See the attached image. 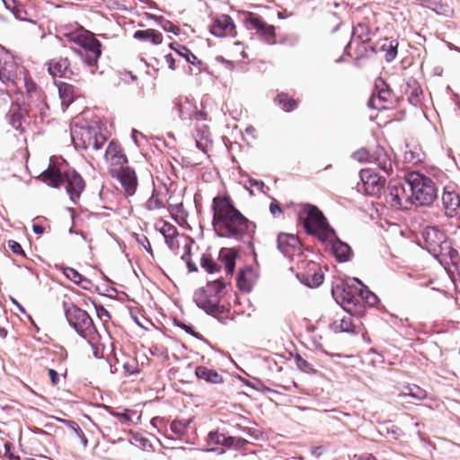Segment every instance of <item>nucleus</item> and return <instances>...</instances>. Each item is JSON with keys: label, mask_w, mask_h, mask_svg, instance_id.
Listing matches in <instances>:
<instances>
[{"label": "nucleus", "mask_w": 460, "mask_h": 460, "mask_svg": "<svg viewBox=\"0 0 460 460\" xmlns=\"http://www.w3.org/2000/svg\"><path fill=\"white\" fill-rule=\"evenodd\" d=\"M213 226L220 237L241 240L254 232L255 225L236 209L229 197L213 199Z\"/></svg>", "instance_id": "f257e3e1"}, {"label": "nucleus", "mask_w": 460, "mask_h": 460, "mask_svg": "<svg viewBox=\"0 0 460 460\" xmlns=\"http://www.w3.org/2000/svg\"><path fill=\"white\" fill-rule=\"evenodd\" d=\"M65 315L70 326L88 343L94 347L99 341V333L90 315L74 304H64Z\"/></svg>", "instance_id": "f03ea898"}, {"label": "nucleus", "mask_w": 460, "mask_h": 460, "mask_svg": "<svg viewBox=\"0 0 460 460\" xmlns=\"http://www.w3.org/2000/svg\"><path fill=\"white\" fill-rule=\"evenodd\" d=\"M299 217L306 232L316 235L320 241L327 242L335 237L334 230L330 227L323 214L315 206H305Z\"/></svg>", "instance_id": "7ed1b4c3"}, {"label": "nucleus", "mask_w": 460, "mask_h": 460, "mask_svg": "<svg viewBox=\"0 0 460 460\" xmlns=\"http://www.w3.org/2000/svg\"><path fill=\"white\" fill-rule=\"evenodd\" d=\"M411 191V202L417 206H429L437 198V190L432 180L419 172H411L407 178Z\"/></svg>", "instance_id": "20e7f679"}, {"label": "nucleus", "mask_w": 460, "mask_h": 460, "mask_svg": "<svg viewBox=\"0 0 460 460\" xmlns=\"http://www.w3.org/2000/svg\"><path fill=\"white\" fill-rule=\"evenodd\" d=\"M71 138L76 147L99 150L106 142V137L97 125L75 126L71 129Z\"/></svg>", "instance_id": "39448f33"}, {"label": "nucleus", "mask_w": 460, "mask_h": 460, "mask_svg": "<svg viewBox=\"0 0 460 460\" xmlns=\"http://www.w3.org/2000/svg\"><path fill=\"white\" fill-rule=\"evenodd\" d=\"M427 250L436 258L452 257L454 251L444 232L437 227H427L423 233Z\"/></svg>", "instance_id": "423d86ee"}, {"label": "nucleus", "mask_w": 460, "mask_h": 460, "mask_svg": "<svg viewBox=\"0 0 460 460\" xmlns=\"http://www.w3.org/2000/svg\"><path fill=\"white\" fill-rule=\"evenodd\" d=\"M71 40L82 49L78 51L88 66H94L101 57V43L89 32H80L74 35Z\"/></svg>", "instance_id": "0eeeda50"}, {"label": "nucleus", "mask_w": 460, "mask_h": 460, "mask_svg": "<svg viewBox=\"0 0 460 460\" xmlns=\"http://www.w3.org/2000/svg\"><path fill=\"white\" fill-rule=\"evenodd\" d=\"M109 173L119 181L126 197H131L136 193L138 181L134 169L128 166H124L119 170L116 168L109 169Z\"/></svg>", "instance_id": "6e6552de"}, {"label": "nucleus", "mask_w": 460, "mask_h": 460, "mask_svg": "<svg viewBox=\"0 0 460 460\" xmlns=\"http://www.w3.org/2000/svg\"><path fill=\"white\" fill-rule=\"evenodd\" d=\"M375 88L376 93H373L368 101V106L376 110L388 109L393 101V94L388 85L382 78H377L375 82Z\"/></svg>", "instance_id": "1a4fd4ad"}, {"label": "nucleus", "mask_w": 460, "mask_h": 460, "mask_svg": "<svg viewBox=\"0 0 460 460\" xmlns=\"http://www.w3.org/2000/svg\"><path fill=\"white\" fill-rule=\"evenodd\" d=\"M244 22L249 29L256 30L260 37L266 42L274 43L275 28L266 23L259 15L248 13L244 18Z\"/></svg>", "instance_id": "9d476101"}, {"label": "nucleus", "mask_w": 460, "mask_h": 460, "mask_svg": "<svg viewBox=\"0 0 460 460\" xmlns=\"http://www.w3.org/2000/svg\"><path fill=\"white\" fill-rule=\"evenodd\" d=\"M386 202L396 209H407L411 202V195L406 193L405 188L401 183L389 184Z\"/></svg>", "instance_id": "9b49d317"}, {"label": "nucleus", "mask_w": 460, "mask_h": 460, "mask_svg": "<svg viewBox=\"0 0 460 460\" xmlns=\"http://www.w3.org/2000/svg\"><path fill=\"white\" fill-rule=\"evenodd\" d=\"M360 179L363 183L364 191L369 196H376L383 190L385 180L375 172L372 169H362Z\"/></svg>", "instance_id": "f8f14e48"}, {"label": "nucleus", "mask_w": 460, "mask_h": 460, "mask_svg": "<svg viewBox=\"0 0 460 460\" xmlns=\"http://www.w3.org/2000/svg\"><path fill=\"white\" fill-rule=\"evenodd\" d=\"M18 66L8 52L0 51V80L4 84H14L18 79Z\"/></svg>", "instance_id": "ddd939ff"}, {"label": "nucleus", "mask_w": 460, "mask_h": 460, "mask_svg": "<svg viewBox=\"0 0 460 460\" xmlns=\"http://www.w3.org/2000/svg\"><path fill=\"white\" fill-rule=\"evenodd\" d=\"M104 158L110 165V169L117 170L125 166L128 158L123 153L121 146L115 141H111L106 148Z\"/></svg>", "instance_id": "4468645a"}, {"label": "nucleus", "mask_w": 460, "mask_h": 460, "mask_svg": "<svg viewBox=\"0 0 460 460\" xmlns=\"http://www.w3.org/2000/svg\"><path fill=\"white\" fill-rule=\"evenodd\" d=\"M278 248L286 257L292 258L301 252V243L297 236L291 234H279L278 236Z\"/></svg>", "instance_id": "2eb2a0df"}, {"label": "nucleus", "mask_w": 460, "mask_h": 460, "mask_svg": "<svg viewBox=\"0 0 460 460\" xmlns=\"http://www.w3.org/2000/svg\"><path fill=\"white\" fill-rule=\"evenodd\" d=\"M64 182L66 183V190L70 199L75 203L84 189V181L81 175L75 171H67L65 173Z\"/></svg>", "instance_id": "dca6fc26"}, {"label": "nucleus", "mask_w": 460, "mask_h": 460, "mask_svg": "<svg viewBox=\"0 0 460 460\" xmlns=\"http://www.w3.org/2000/svg\"><path fill=\"white\" fill-rule=\"evenodd\" d=\"M193 299L196 305L207 313L222 312L221 308H217V297L211 295L206 288L198 289L193 295Z\"/></svg>", "instance_id": "f3484780"}, {"label": "nucleus", "mask_w": 460, "mask_h": 460, "mask_svg": "<svg viewBox=\"0 0 460 460\" xmlns=\"http://www.w3.org/2000/svg\"><path fill=\"white\" fill-rule=\"evenodd\" d=\"M357 288L355 290L351 286L346 284L343 286H337L335 289H332L333 296H336V300L346 306V305H354L356 306L359 303L358 296L356 295Z\"/></svg>", "instance_id": "a211bd4d"}, {"label": "nucleus", "mask_w": 460, "mask_h": 460, "mask_svg": "<svg viewBox=\"0 0 460 460\" xmlns=\"http://www.w3.org/2000/svg\"><path fill=\"white\" fill-rule=\"evenodd\" d=\"M234 28L233 19L227 14H221L214 20L210 27V32L216 37H224L232 32Z\"/></svg>", "instance_id": "6ab92c4d"}, {"label": "nucleus", "mask_w": 460, "mask_h": 460, "mask_svg": "<svg viewBox=\"0 0 460 460\" xmlns=\"http://www.w3.org/2000/svg\"><path fill=\"white\" fill-rule=\"evenodd\" d=\"M442 202L446 209V214L449 217H453L460 207V197L454 190L446 187L442 194Z\"/></svg>", "instance_id": "aec40b11"}, {"label": "nucleus", "mask_w": 460, "mask_h": 460, "mask_svg": "<svg viewBox=\"0 0 460 460\" xmlns=\"http://www.w3.org/2000/svg\"><path fill=\"white\" fill-rule=\"evenodd\" d=\"M194 110V104L186 96H179L173 101V111L181 119H192Z\"/></svg>", "instance_id": "412c9836"}, {"label": "nucleus", "mask_w": 460, "mask_h": 460, "mask_svg": "<svg viewBox=\"0 0 460 460\" xmlns=\"http://www.w3.org/2000/svg\"><path fill=\"white\" fill-rule=\"evenodd\" d=\"M196 146L204 153H208L212 146V139L209 128L207 125L197 126L194 134Z\"/></svg>", "instance_id": "4be33fe9"}, {"label": "nucleus", "mask_w": 460, "mask_h": 460, "mask_svg": "<svg viewBox=\"0 0 460 460\" xmlns=\"http://www.w3.org/2000/svg\"><path fill=\"white\" fill-rule=\"evenodd\" d=\"M310 267L306 273L299 274L298 278H301V281L305 285L310 288H316L323 283V275L316 263L312 262Z\"/></svg>", "instance_id": "5701e85b"}, {"label": "nucleus", "mask_w": 460, "mask_h": 460, "mask_svg": "<svg viewBox=\"0 0 460 460\" xmlns=\"http://www.w3.org/2000/svg\"><path fill=\"white\" fill-rule=\"evenodd\" d=\"M334 237L330 239L332 242V252L335 256L336 260L340 262H345L351 259L352 257V250L350 246L341 242L340 239Z\"/></svg>", "instance_id": "b1692460"}, {"label": "nucleus", "mask_w": 460, "mask_h": 460, "mask_svg": "<svg viewBox=\"0 0 460 460\" xmlns=\"http://www.w3.org/2000/svg\"><path fill=\"white\" fill-rule=\"evenodd\" d=\"M370 162L376 163L378 167L386 174L391 173L393 171L392 160L382 147H376L374 154L371 155Z\"/></svg>", "instance_id": "393cba45"}, {"label": "nucleus", "mask_w": 460, "mask_h": 460, "mask_svg": "<svg viewBox=\"0 0 460 460\" xmlns=\"http://www.w3.org/2000/svg\"><path fill=\"white\" fill-rule=\"evenodd\" d=\"M41 178L48 185L59 188L64 183L65 175H63L56 166L49 165L48 169L41 173Z\"/></svg>", "instance_id": "a878e982"}, {"label": "nucleus", "mask_w": 460, "mask_h": 460, "mask_svg": "<svg viewBox=\"0 0 460 460\" xmlns=\"http://www.w3.org/2000/svg\"><path fill=\"white\" fill-rule=\"evenodd\" d=\"M405 94L408 96L409 102L413 106L420 104V96L422 90L419 83L414 78H409L405 84Z\"/></svg>", "instance_id": "bb28decb"}, {"label": "nucleus", "mask_w": 460, "mask_h": 460, "mask_svg": "<svg viewBox=\"0 0 460 460\" xmlns=\"http://www.w3.org/2000/svg\"><path fill=\"white\" fill-rule=\"evenodd\" d=\"M255 279L254 271L251 268H247L239 272L237 285L241 290L249 292L252 290Z\"/></svg>", "instance_id": "cd10ccee"}, {"label": "nucleus", "mask_w": 460, "mask_h": 460, "mask_svg": "<svg viewBox=\"0 0 460 460\" xmlns=\"http://www.w3.org/2000/svg\"><path fill=\"white\" fill-rule=\"evenodd\" d=\"M334 328L336 331L348 333H358L359 332V324L356 323L353 316L349 314L344 315L340 323H334Z\"/></svg>", "instance_id": "c85d7f7f"}, {"label": "nucleus", "mask_w": 460, "mask_h": 460, "mask_svg": "<svg viewBox=\"0 0 460 460\" xmlns=\"http://www.w3.org/2000/svg\"><path fill=\"white\" fill-rule=\"evenodd\" d=\"M195 374L198 378L203 379L211 384H221L223 377L216 370L199 366L196 368Z\"/></svg>", "instance_id": "c756f323"}, {"label": "nucleus", "mask_w": 460, "mask_h": 460, "mask_svg": "<svg viewBox=\"0 0 460 460\" xmlns=\"http://www.w3.org/2000/svg\"><path fill=\"white\" fill-rule=\"evenodd\" d=\"M69 66V62L67 58H57L52 59L49 62V73L52 76H65Z\"/></svg>", "instance_id": "7c9ffc66"}, {"label": "nucleus", "mask_w": 460, "mask_h": 460, "mask_svg": "<svg viewBox=\"0 0 460 460\" xmlns=\"http://www.w3.org/2000/svg\"><path fill=\"white\" fill-rule=\"evenodd\" d=\"M219 260L227 274H232L235 266V253L232 250L223 249L219 252Z\"/></svg>", "instance_id": "2f4dec72"}, {"label": "nucleus", "mask_w": 460, "mask_h": 460, "mask_svg": "<svg viewBox=\"0 0 460 460\" xmlns=\"http://www.w3.org/2000/svg\"><path fill=\"white\" fill-rule=\"evenodd\" d=\"M134 38L140 40H149L154 44H160L163 41L162 33L153 29L137 31L134 33Z\"/></svg>", "instance_id": "473e14b6"}, {"label": "nucleus", "mask_w": 460, "mask_h": 460, "mask_svg": "<svg viewBox=\"0 0 460 460\" xmlns=\"http://www.w3.org/2000/svg\"><path fill=\"white\" fill-rule=\"evenodd\" d=\"M234 440L233 437H226L217 431H210L208 435V444L211 446L223 445L230 447L234 445Z\"/></svg>", "instance_id": "72a5a7b5"}, {"label": "nucleus", "mask_w": 460, "mask_h": 460, "mask_svg": "<svg viewBox=\"0 0 460 460\" xmlns=\"http://www.w3.org/2000/svg\"><path fill=\"white\" fill-rule=\"evenodd\" d=\"M58 93L64 109H66L74 99V87L71 84L62 83L58 85Z\"/></svg>", "instance_id": "f704fd0d"}, {"label": "nucleus", "mask_w": 460, "mask_h": 460, "mask_svg": "<svg viewBox=\"0 0 460 460\" xmlns=\"http://www.w3.org/2000/svg\"><path fill=\"white\" fill-rule=\"evenodd\" d=\"M65 276L74 283L80 285L83 288L88 289L91 281L82 276L77 270L73 268H66L64 270Z\"/></svg>", "instance_id": "c9c22d12"}, {"label": "nucleus", "mask_w": 460, "mask_h": 460, "mask_svg": "<svg viewBox=\"0 0 460 460\" xmlns=\"http://www.w3.org/2000/svg\"><path fill=\"white\" fill-rule=\"evenodd\" d=\"M205 288L211 295L217 297V308L223 310V307L220 305V300L224 296V289L226 288L224 281L222 279H217L208 283Z\"/></svg>", "instance_id": "e433bc0d"}, {"label": "nucleus", "mask_w": 460, "mask_h": 460, "mask_svg": "<svg viewBox=\"0 0 460 460\" xmlns=\"http://www.w3.org/2000/svg\"><path fill=\"white\" fill-rule=\"evenodd\" d=\"M353 280L360 286V288H357L358 296H360L363 300L371 305H376L378 300L377 296L373 292L368 290L367 287H365L358 279H354Z\"/></svg>", "instance_id": "4c0bfd02"}, {"label": "nucleus", "mask_w": 460, "mask_h": 460, "mask_svg": "<svg viewBox=\"0 0 460 460\" xmlns=\"http://www.w3.org/2000/svg\"><path fill=\"white\" fill-rule=\"evenodd\" d=\"M397 48H398V42L396 40H386L381 49L383 51L385 52V60L387 62L393 61L396 55H397Z\"/></svg>", "instance_id": "58836bf2"}, {"label": "nucleus", "mask_w": 460, "mask_h": 460, "mask_svg": "<svg viewBox=\"0 0 460 460\" xmlns=\"http://www.w3.org/2000/svg\"><path fill=\"white\" fill-rule=\"evenodd\" d=\"M171 48L174 49L177 54L186 59L190 64H195L198 60L197 57L185 46L180 45L178 43H172Z\"/></svg>", "instance_id": "ea45409f"}, {"label": "nucleus", "mask_w": 460, "mask_h": 460, "mask_svg": "<svg viewBox=\"0 0 460 460\" xmlns=\"http://www.w3.org/2000/svg\"><path fill=\"white\" fill-rule=\"evenodd\" d=\"M191 422V419H187V420H174L172 423H171V430L178 437H182L190 424Z\"/></svg>", "instance_id": "a19ab883"}, {"label": "nucleus", "mask_w": 460, "mask_h": 460, "mask_svg": "<svg viewBox=\"0 0 460 460\" xmlns=\"http://www.w3.org/2000/svg\"><path fill=\"white\" fill-rule=\"evenodd\" d=\"M130 443L146 451H149L153 448L149 439L139 433H132Z\"/></svg>", "instance_id": "79ce46f5"}, {"label": "nucleus", "mask_w": 460, "mask_h": 460, "mask_svg": "<svg viewBox=\"0 0 460 460\" xmlns=\"http://www.w3.org/2000/svg\"><path fill=\"white\" fill-rule=\"evenodd\" d=\"M200 265L208 273L219 271V266L212 260L209 255L203 254L200 258Z\"/></svg>", "instance_id": "37998d69"}, {"label": "nucleus", "mask_w": 460, "mask_h": 460, "mask_svg": "<svg viewBox=\"0 0 460 460\" xmlns=\"http://www.w3.org/2000/svg\"><path fill=\"white\" fill-rule=\"evenodd\" d=\"M277 101L286 111H293L297 106L296 101L288 97V95L285 93L279 94Z\"/></svg>", "instance_id": "c03bdc74"}, {"label": "nucleus", "mask_w": 460, "mask_h": 460, "mask_svg": "<svg viewBox=\"0 0 460 460\" xmlns=\"http://www.w3.org/2000/svg\"><path fill=\"white\" fill-rule=\"evenodd\" d=\"M430 4H432L434 6L427 5V8L431 9L437 14L444 15V16H450L453 13V10L447 4H443L440 2H430Z\"/></svg>", "instance_id": "a18cd8bd"}, {"label": "nucleus", "mask_w": 460, "mask_h": 460, "mask_svg": "<svg viewBox=\"0 0 460 460\" xmlns=\"http://www.w3.org/2000/svg\"><path fill=\"white\" fill-rule=\"evenodd\" d=\"M146 208L148 210L160 209L164 208V202L162 199L160 198L159 194L155 190L153 191L151 197L146 201Z\"/></svg>", "instance_id": "49530a36"}, {"label": "nucleus", "mask_w": 460, "mask_h": 460, "mask_svg": "<svg viewBox=\"0 0 460 460\" xmlns=\"http://www.w3.org/2000/svg\"><path fill=\"white\" fill-rule=\"evenodd\" d=\"M406 389L408 392L403 393V395H410L412 398H415L418 400H422L427 397V392L418 385H409V386H407Z\"/></svg>", "instance_id": "de8ad7c7"}, {"label": "nucleus", "mask_w": 460, "mask_h": 460, "mask_svg": "<svg viewBox=\"0 0 460 460\" xmlns=\"http://www.w3.org/2000/svg\"><path fill=\"white\" fill-rule=\"evenodd\" d=\"M369 34L368 27L364 23H358L353 28L352 36L358 38L360 40H367V37Z\"/></svg>", "instance_id": "09e8293b"}, {"label": "nucleus", "mask_w": 460, "mask_h": 460, "mask_svg": "<svg viewBox=\"0 0 460 460\" xmlns=\"http://www.w3.org/2000/svg\"><path fill=\"white\" fill-rule=\"evenodd\" d=\"M160 233L163 234L164 239L175 237L177 235V229L174 226L170 223L164 222L160 228Z\"/></svg>", "instance_id": "8fccbe9b"}, {"label": "nucleus", "mask_w": 460, "mask_h": 460, "mask_svg": "<svg viewBox=\"0 0 460 460\" xmlns=\"http://www.w3.org/2000/svg\"><path fill=\"white\" fill-rule=\"evenodd\" d=\"M296 362L297 367L301 371L305 372V373H314L315 372L314 366L310 362H308L307 360L303 358L301 356H299V355L296 356Z\"/></svg>", "instance_id": "3c124183"}, {"label": "nucleus", "mask_w": 460, "mask_h": 460, "mask_svg": "<svg viewBox=\"0 0 460 460\" xmlns=\"http://www.w3.org/2000/svg\"><path fill=\"white\" fill-rule=\"evenodd\" d=\"M128 411H126L125 412H117V411H110L111 415L116 417L119 419V421L122 425L128 426L130 422L132 421L131 417L128 415Z\"/></svg>", "instance_id": "603ef678"}, {"label": "nucleus", "mask_w": 460, "mask_h": 460, "mask_svg": "<svg viewBox=\"0 0 460 460\" xmlns=\"http://www.w3.org/2000/svg\"><path fill=\"white\" fill-rule=\"evenodd\" d=\"M63 422H66V423L68 424V426L75 432L77 437L81 439V442L84 445V447H86L87 443H88L87 438L84 435V432L79 428V426L77 424H75V422H69V421H66V420H63Z\"/></svg>", "instance_id": "864d4df0"}, {"label": "nucleus", "mask_w": 460, "mask_h": 460, "mask_svg": "<svg viewBox=\"0 0 460 460\" xmlns=\"http://www.w3.org/2000/svg\"><path fill=\"white\" fill-rule=\"evenodd\" d=\"M353 158L363 162V161H371V155H369L368 151L365 148H361L360 150L353 153Z\"/></svg>", "instance_id": "5fc2aeb1"}, {"label": "nucleus", "mask_w": 460, "mask_h": 460, "mask_svg": "<svg viewBox=\"0 0 460 460\" xmlns=\"http://www.w3.org/2000/svg\"><path fill=\"white\" fill-rule=\"evenodd\" d=\"M11 12L19 20L26 19V11L24 10L23 6L20 3H18L16 4V8L13 9Z\"/></svg>", "instance_id": "6e6d98bb"}, {"label": "nucleus", "mask_w": 460, "mask_h": 460, "mask_svg": "<svg viewBox=\"0 0 460 460\" xmlns=\"http://www.w3.org/2000/svg\"><path fill=\"white\" fill-rule=\"evenodd\" d=\"M8 247L11 249V251L13 253L20 254V255H22V256L25 255V253H24L21 244L19 243H17L16 241L10 240L8 242Z\"/></svg>", "instance_id": "4d7b16f0"}, {"label": "nucleus", "mask_w": 460, "mask_h": 460, "mask_svg": "<svg viewBox=\"0 0 460 460\" xmlns=\"http://www.w3.org/2000/svg\"><path fill=\"white\" fill-rule=\"evenodd\" d=\"M163 28L164 31H170V32H172L174 34H178L179 31H180V28L176 25H174L172 22L170 21H165L164 23H163Z\"/></svg>", "instance_id": "13d9d810"}, {"label": "nucleus", "mask_w": 460, "mask_h": 460, "mask_svg": "<svg viewBox=\"0 0 460 460\" xmlns=\"http://www.w3.org/2000/svg\"><path fill=\"white\" fill-rule=\"evenodd\" d=\"M249 184L251 187L256 188L257 190L263 191L264 182L255 179H250Z\"/></svg>", "instance_id": "bf43d9fd"}, {"label": "nucleus", "mask_w": 460, "mask_h": 460, "mask_svg": "<svg viewBox=\"0 0 460 460\" xmlns=\"http://www.w3.org/2000/svg\"><path fill=\"white\" fill-rule=\"evenodd\" d=\"M49 375L52 385H57L59 382V376H58V372L54 369L49 368Z\"/></svg>", "instance_id": "052dcab7"}, {"label": "nucleus", "mask_w": 460, "mask_h": 460, "mask_svg": "<svg viewBox=\"0 0 460 460\" xmlns=\"http://www.w3.org/2000/svg\"><path fill=\"white\" fill-rule=\"evenodd\" d=\"M177 326L180 327L181 329L184 330L187 333H189L194 337H197V333L194 332V330L191 326L187 325L183 323H178Z\"/></svg>", "instance_id": "680f3d73"}, {"label": "nucleus", "mask_w": 460, "mask_h": 460, "mask_svg": "<svg viewBox=\"0 0 460 460\" xmlns=\"http://www.w3.org/2000/svg\"><path fill=\"white\" fill-rule=\"evenodd\" d=\"M270 211L273 216H276L277 214L281 213L280 206L278 202L273 201L270 205Z\"/></svg>", "instance_id": "e2e57ef3"}, {"label": "nucleus", "mask_w": 460, "mask_h": 460, "mask_svg": "<svg viewBox=\"0 0 460 460\" xmlns=\"http://www.w3.org/2000/svg\"><path fill=\"white\" fill-rule=\"evenodd\" d=\"M4 455L5 456H7L10 460H17L19 459L18 456H14L12 452H11V445L10 444H5L4 445Z\"/></svg>", "instance_id": "0e129e2a"}, {"label": "nucleus", "mask_w": 460, "mask_h": 460, "mask_svg": "<svg viewBox=\"0 0 460 460\" xmlns=\"http://www.w3.org/2000/svg\"><path fill=\"white\" fill-rule=\"evenodd\" d=\"M197 119V120H206L207 119V114L204 112V111H196V109L194 110L193 111V117H192V119Z\"/></svg>", "instance_id": "69168bd1"}, {"label": "nucleus", "mask_w": 460, "mask_h": 460, "mask_svg": "<svg viewBox=\"0 0 460 460\" xmlns=\"http://www.w3.org/2000/svg\"><path fill=\"white\" fill-rule=\"evenodd\" d=\"M3 3L4 4V6L10 11H12L13 9H15L16 4H18V2L16 0H3Z\"/></svg>", "instance_id": "338daca9"}, {"label": "nucleus", "mask_w": 460, "mask_h": 460, "mask_svg": "<svg viewBox=\"0 0 460 460\" xmlns=\"http://www.w3.org/2000/svg\"><path fill=\"white\" fill-rule=\"evenodd\" d=\"M11 123L14 128H19L22 125L21 116L13 114Z\"/></svg>", "instance_id": "774afa93"}]
</instances>
